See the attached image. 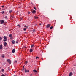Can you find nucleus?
Returning a JSON list of instances; mask_svg holds the SVG:
<instances>
[{
    "mask_svg": "<svg viewBox=\"0 0 76 76\" xmlns=\"http://www.w3.org/2000/svg\"><path fill=\"white\" fill-rule=\"evenodd\" d=\"M4 42L7 41V37H6L4 36Z\"/></svg>",
    "mask_w": 76,
    "mask_h": 76,
    "instance_id": "1",
    "label": "nucleus"
},
{
    "mask_svg": "<svg viewBox=\"0 0 76 76\" xmlns=\"http://www.w3.org/2000/svg\"><path fill=\"white\" fill-rule=\"evenodd\" d=\"M7 61L8 63H9V64H11L12 63L11 60H10V59H8L7 60Z\"/></svg>",
    "mask_w": 76,
    "mask_h": 76,
    "instance_id": "2",
    "label": "nucleus"
},
{
    "mask_svg": "<svg viewBox=\"0 0 76 76\" xmlns=\"http://www.w3.org/2000/svg\"><path fill=\"white\" fill-rule=\"evenodd\" d=\"M0 22L1 23L0 24H3L4 22V21L3 20H0Z\"/></svg>",
    "mask_w": 76,
    "mask_h": 76,
    "instance_id": "3",
    "label": "nucleus"
},
{
    "mask_svg": "<svg viewBox=\"0 0 76 76\" xmlns=\"http://www.w3.org/2000/svg\"><path fill=\"white\" fill-rule=\"evenodd\" d=\"M32 13H33V14H35V13H36V11L34 10H33L32 11Z\"/></svg>",
    "mask_w": 76,
    "mask_h": 76,
    "instance_id": "4",
    "label": "nucleus"
},
{
    "mask_svg": "<svg viewBox=\"0 0 76 76\" xmlns=\"http://www.w3.org/2000/svg\"><path fill=\"white\" fill-rule=\"evenodd\" d=\"M1 49H3V46L2 44H1L0 45V50H1Z\"/></svg>",
    "mask_w": 76,
    "mask_h": 76,
    "instance_id": "5",
    "label": "nucleus"
},
{
    "mask_svg": "<svg viewBox=\"0 0 76 76\" xmlns=\"http://www.w3.org/2000/svg\"><path fill=\"white\" fill-rule=\"evenodd\" d=\"M51 26V24H48L47 26H46V28H49L50 26Z\"/></svg>",
    "mask_w": 76,
    "mask_h": 76,
    "instance_id": "6",
    "label": "nucleus"
},
{
    "mask_svg": "<svg viewBox=\"0 0 76 76\" xmlns=\"http://www.w3.org/2000/svg\"><path fill=\"white\" fill-rule=\"evenodd\" d=\"M4 47H6V46L7 45V42H4Z\"/></svg>",
    "mask_w": 76,
    "mask_h": 76,
    "instance_id": "7",
    "label": "nucleus"
},
{
    "mask_svg": "<svg viewBox=\"0 0 76 76\" xmlns=\"http://www.w3.org/2000/svg\"><path fill=\"white\" fill-rule=\"evenodd\" d=\"M12 52L13 53H14L15 52V49H13L12 50Z\"/></svg>",
    "mask_w": 76,
    "mask_h": 76,
    "instance_id": "8",
    "label": "nucleus"
},
{
    "mask_svg": "<svg viewBox=\"0 0 76 76\" xmlns=\"http://www.w3.org/2000/svg\"><path fill=\"white\" fill-rule=\"evenodd\" d=\"M72 75H73V73H72V72H70L69 76H72Z\"/></svg>",
    "mask_w": 76,
    "mask_h": 76,
    "instance_id": "9",
    "label": "nucleus"
},
{
    "mask_svg": "<svg viewBox=\"0 0 76 76\" xmlns=\"http://www.w3.org/2000/svg\"><path fill=\"white\" fill-rule=\"evenodd\" d=\"M32 51H33V50H32V49H30V53H32Z\"/></svg>",
    "mask_w": 76,
    "mask_h": 76,
    "instance_id": "10",
    "label": "nucleus"
},
{
    "mask_svg": "<svg viewBox=\"0 0 76 76\" xmlns=\"http://www.w3.org/2000/svg\"><path fill=\"white\" fill-rule=\"evenodd\" d=\"M38 17H34V19H38Z\"/></svg>",
    "mask_w": 76,
    "mask_h": 76,
    "instance_id": "11",
    "label": "nucleus"
},
{
    "mask_svg": "<svg viewBox=\"0 0 76 76\" xmlns=\"http://www.w3.org/2000/svg\"><path fill=\"white\" fill-rule=\"evenodd\" d=\"M24 71L25 73H26V72H27V70H26V69H25Z\"/></svg>",
    "mask_w": 76,
    "mask_h": 76,
    "instance_id": "12",
    "label": "nucleus"
},
{
    "mask_svg": "<svg viewBox=\"0 0 76 76\" xmlns=\"http://www.w3.org/2000/svg\"><path fill=\"white\" fill-rule=\"evenodd\" d=\"M34 46V44L32 45L31 46V48H32V47H33Z\"/></svg>",
    "mask_w": 76,
    "mask_h": 76,
    "instance_id": "13",
    "label": "nucleus"
},
{
    "mask_svg": "<svg viewBox=\"0 0 76 76\" xmlns=\"http://www.w3.org/2000/svg\"><path fill=\"white\" fill-rule=\"evenodd\" d=\"M33 72H36V73H37V71L35 70H34Z\"/></svg>",
    "mask_w": 76,
    "mask_h": 76,
    "instance_id": "14",
    "label": "nucleus"
},
{
    "mask_svg": "<svg viewBox=\"0 0 76 76\" xmlns=\"http://www.w3.org/2000/svg\"><path fill=\"white\" fill-rule=\"evenodd\" d=\"M9 37H12V34H10L9 35Z\"/></svg>",
    "mask_w": 76,
    "mask_h": 76,
    "instance_id": "15",
    "label": "nucleus"
},
{
    "mask_svg": "<svg viewBox=\"0 0 76 76\" xmlns=\"http://www.w3.org/2000/svg\"><path fill=\"white\" fill-rule=\"evenodd\" d=\"M12 44H15V41L13 40L12 41Z\"/></svg>",
    "mask_w": 76,
    "mask_h": 76,
    "instance_id": "16",
    "label": "nucleus"
},
{
    "mask_svg": "<svg viewBox=\"0 0 76 76\" xmlns=\"http://www.w3.org/2000/svg\"><path fill=\"white\" fill-rule=\"evenodd\" d=\"M1 57H2V58H4V55H2Z\"/></svg>",
    "mask_w": 76,
    "mask_h": 76,
    "instance_id": "17",
    "label": "nucleus"
},
{
    "mask_svg": "<svg viewBox=\"0 0 76 76\" xmlns=\"http://www.w3.org/2000/svg\"><path fill=\"white\" fill-rule=\"evenodd\" d=\"M23 30L24 31H26V28H24Z\"/></svg>",
    "mask_w": 76,
    "mask_h": 76,
    "instance_id": "18",
    "label": "nucleus"
},
{
    "mask_svg": "<svg viewBox=\"0 0 76 76\" xmlns=\"http://www.w3.org/2000/svg\"><path fill=\"white\" fill-rule=\"evenodd\" d=\"M1 13H2V14H4V11H2L1 12Z\"/></svg>",
    "mask_w": 76,
    "mask_h": 76,
    "instance_id": "19",
    "label": "nucleus"
},
{
    "mask_svg": "<svg viewBox=\"0 0 76 76\" xmlns=\"http://www.w3.org/2000/svg\"><path fill=\"white\" fill-rule=\"evenodd\" d=\"M9 13H12V10H11L10 11H9Z\"/></svg>",
    "mask_w": 76,
    "mask_h": 76,
    "instance_id": "20",
    "label": "nucleus"
},
{
    "mask_svg": "<svg viewBox=\"0 0 76 76\" xmlns=\"http://www.w3.org/2000/svg\"><path fill=\"white\" fill-rule=\"evenodd\" d=\"M13 39V37L12 36V37H11L10 38V39Z\"/></svg>",
    "mask_w": 76,
    "mask_h": 76,
    "instance_id": "21",
    "label": "nucleus"
},
{
    "mask_svg": "<svg viewBox=\"0 0 76 76\" xmlns=\"http://www.w3.org/2000/svg\"><path fill=\"white\" fill-rule=\"evenodd\" d=\"M33 31L32 32V33H33V32H34V31H35V29H34L33 30Z\"/></svg>",
    "mask_w": 76,
    "mask_h": 76,
    "instance_id": "22",
    "label": "nucleus"
},
{
    "mask_svg": "<svg viewBox=\"0 0 76 76\" xmlns=\"http://www.w3.org/2000/svg\"><path fill=\"white\" fill-rule=\"evenodd\" d=\"M17 26H19V28H20V25H19V24H18V25H17Z\"/></svg>",
    "mask_w": 76,
    "mask_h": 76,
    "instance_id": "23",
    "label": "nucleus"
},
{
    "mask_svg": "<svg viewBox=\"0 0 76 76\" xmlns=\"http://www.w3.org/2000/svg\"><path fill=\"white\" fill-rule=\"evenodd\" d=\"M36 59H37V58H39V57H38L37 56L36 58Z\"/></svg>",
    "mask_w": 76,
    "mask_h": 76,
    "instance_id": "24",
    "label": "nucleus"
},
{
    "mask_svg": "<svg viewBox=\"0 0 76 76\" xmlns=\"http://www.w3.org/2000/svg\"><path fill=\"white\" fill-rule=\"evenodd\" d=\"M25 63L26 64H27V63H28V61H26Z\"/></svg>",
    "mask_w": 76,
    "mask_h": 76,
    "instance_id": "25",
    "label": "nucleus"
},
{
    "mask_svg": "<svg viewBox=\"0 0 76 76\" xmlns=\"http://www.w3.org/2000/svg\"><path fill=\"white\" fill-rule=\"evenodd\" d=\"M34 10H37V9H36V8H35V7H34Z\"/></svg>",
    "mask_w": 76,
    "mask_h": 76,
    "instance_id": "26",
    "label": "nucleus"
},
{
    "mask_svg": "<svg viewBox=\"0 0 76 76\" xmlns=\"http://www.w3.org/2000/svg\"><path fill=\"white\" fill-rule=\"evenodd\" d=\"M1 71H2V72H4V69H1Z\"/></svg>",
    "mask_w": 76,
    "mask_h": 76,
    "instance_id": "27",
    "label": "nucleus"
},
{
    "mask_svg": "<svg viewBox=\"0 0 76 76\" xmlns=\"http://www.w3.org/2000/svg\"><path fill=\"white\" fill-rule=\"evenodd\" d=\"M50 29H53V26H51L50 28Z\"/></svg>",
    "mask_w": 76,
    "mask_h": 76,
    "instance_id": "28",
    "label": "nucleus"
},
{
    "mask_svg": "<svg viewBox=\"0 0 76 76\" xmlns=\"http://www.w3.org/2000/svg\"><path fill=\"white\" fill-rule=\"evenodd\" d=\"M2 39V38L0 37V40H1Z\"/></svg>",
    "mask_w": 76,
    "mask_h": 76,
    "instance_id": "29",
    "label": "nucleus"
},
{
    "mask_svg": "<svg viewBox=\"0 0 76 76\" xmlns=\"http://www.w3.org/2000/svg\"><path fill=\"white\" fill-rule=\"evenodd\" d=\"M29 72V70L28 69L27 71V72Z\"/></svg>",
    "mask_w": 76,
    "mask_h": 76,
    "instance_id": "30",
    "label": "nucleus"
},
{
    "mask_svg": "<svg viewBox=\"0 0 76 76\" xmlns=\"http://www.w3.org/2000/svg\"><path fill=\"white\" fill-rule=\"evenodd\" d=\"M1 76H5V75H4V74H2Z\"/></svg>",
    "mask_w": 76,
    "mask_h": 76,
    "instance_id": "31",
    "label": "nucleus"
},
{
    "mask_svg": "<svg viewBox=\"0 0 76 76\" xmlns=\"http://www.w3.org/2000/svg\"><path fill=\"white\" fill-rule=\"evenodd\" d=\"M1 7H2L3 8V7H4V6H2Z\"/></svg>",
    "mask_w": 76,
    "mask_h": 76,
    "instance_id": "32",
    "label": "nucleus"
},
{
    "mask_svg": "<svg viewBox=\"0 0 76 76\" xmlns=\"http://www.w3.org/2000/svg\"><path fill=\"white\" fill-rule=\"evenodd\" d=\"M28 27H28V26H26V28H28Z\"/></svg>",
    "mask_w": 76,
    "mask_h": 76,
    "instance_id": "33",
    "label": "nucleus"
},
{
    "mask_svg": "<svg viewBox=\"0 0 76 76\" xmlns=\"http://www.w3.org/2000/svg\"><path fill=\"white\" fill-rule=\"evenodd\" d=\"M16 43H17V44H18V41H16Z\"/></svg>",
    "mask_w": 76,
    "mask_h": 76,
    "instance_id": "34",
    "label": "nucleus"
},
{
    "mask_svg": "<svg viewBox=\"0 0 76 76\" xmlns=\"http://www.w3.org/2000/svg\"><path fill=\"white\" fill-rule=\"evenodd\" d=\"M24 70V68H23V71Z\"/></svg>",
    "mask_w": 76,
    "mask_h": 76,
    "instance_id": "35",
    "label": "nucleus"
},
{
    "mask_svg": "<svg viewBox=\"0 0 76 76\" xmlns=\"http://www.w3.org/2000/svg\"><path fill=\"white\" fill-rule=\"evenodd\" d=\"M15 63H17V61L15 60Z\"/></svg>",
    "mask_w": 76,
    "mask_h": 76,
    "instance_id": "36",
    "label": "nucleus"
},
{
    "mask_svg": "<svg viewBox=\"0 0 76 76\" xmlns=\"http://www.w3.org/2000/svg\"><path fill=\"white\" fill-rule=\"evenodd\" d=\"M31 12H28V14H30Z\"/></svg>",
    "mask_w": 76,
    "mask_h": 76,
    "instance_id": "37",
    "label": "nucleus"
},
{
    "mask_svg": "<svg viewBox=\"0 0 76 76\" xmlns=\"http://www.w3.org/2000/svg\"><path fill=\"white\" fill-rule=\"evenodd\" d=\"M11 17H12V18H15L14 17L11 16Z\"/></svg>",
    "mask_w": 76,
    "mask_h": 76,
    "instance_id": "38",
    "label": "nucleus"
},
{
    "mask_svg": "<svg viewBox=\"0 0 76 76\" xmlns=\"http://www.w3.org/2000/svg\"><path fill=\"white\" fill-rule=\"evenodd\" d=\"M7 18V16H5V18Z\"/></svg>",
    "mask_w": 76,
    "mask_h": 76,
    "instance_id": "39",
    "label": "nucleus"
},
{
    "mask_svg": "<svg viewBox=\"0 0 76 76\" xmlns=\"http://www.w3.org/2000/svg\"><path fill=\"white\" fill-rule=\"evenodd\" d=\"M24 67H25V66H23V68H24Z\"/></svg>",
    "mask_w": 76,
    "mask_h": 76,
    "instance_id": "40",
    "label": "nucleus"
},
{
    "mask_svg": "<svg viewBox=\"0 0 76 76\" xmlns=\"http://www.w3.org/2000/svg\"><path fill=\"white\" fill-rule=\"evenodd\" d=\"M26 26H24V27H26Z\"/></svg>",
    "mask_w": 76,
    "mask_h": 76,
    "instance_id": "41",
    "label": "nucleus"
},
{
    "mask_svg": "<svg viewBox=\"0 0 76 76\" xmlns=\"http://www.w3.org/2000/svg\"><path fill=\"white\" fill-rule=\"evenodd\" d=\"M39 25H41V24L40 23V24H39Z\"/></svg>",
    "mask_w": 76,
    "mask_h": 76,
    "instance_id": "42",
    "label": "nucleus"
},
{
    "mask_svg": "<svg viewBox=\"0 0 76 76\" xmlns=\"http://www.w3.org/2000/svg\"><path fill=\"white\" fill-rule=\"evenodd\" d=\"M32 74H31V76H32Z\"/></svg>",
    "mask_w": 76,
    "mask_h": 76,
    "instance_id": "43",
    "label": "nucleus"
},
{
    "mask_svg": "<svg viewBox=\"0 0 76 76\" xmlns=\"http://www.w3.org/2000/svg\"><path fill=\"white\" fill-rule=\"evenodd\" d=\"M35 25H36V26H37V24H36Z\"/></svg>",
    "mask_w": 76,
    "mask_h": 76,
    "instance_id": "44",
    "label": "nucleus"
},
{
    "mask_svg": "<svg viewBox=\"0 0 76 76\" xmlns=\"http://www.w3.org/2000/svg\"><path fill=\"white\" fill-rule=\"evenodd\" d=\"M41 23H42V22H41Z\"/></svg>",
    "mask_w": 76,
    "mask_h": 76,
    "instance_id": "45",
    "label": "nucleus"
}]
</instances>
